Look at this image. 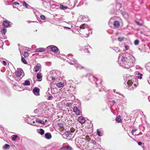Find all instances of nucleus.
<instances>
[{
	"label": "nucleus",
	"instance_id": "nucleus-30",
	"mask_svg": "<svg viewBox=\"0 0 150 150\" xmlns=\"http://www.w3.org/2000/svg\"><path fill=\"white\" fill-rule=\"evenodd\" d=\"M37 78L38 79H41L40 80H39V81H41L42 76L41 75V73H40V74L38 73L37 74Z\"/></svg>",
	"mask_w": 150,
	"mask_h": 150
},
{
	"label": "nucleus",
	"instance_id": "nucleus-59",
	"mask_svg": "<svg viewBox=\"0 0 150 150\" xmlns=\"http://www.w3.org/2000/svg\"><path fill=\"white\" fill-rule=\"evenodd\" d=\"M112 20V18H111V19L110 20V21H109V25H110V24H112V23H111V20Z\"/></svg>",
	"mask_w": 150,
	"mask_h": 150
},
{
	"label": "nucleus",
	"instance_id": "nucleus-18",
	"mask_svg": "<svg viewBox=\"0 0 150 150\" xmlns=\"http://www.w3.org/2000/svg\"><path fill=\"white\" fill-rule=\"evenodd\" d=\"M64 83L62 82L58 83L56 84L57 86L59 88L63 87L64 86Z\"/></svg>",
	"mask_w": 150,
	"mask_h": 150
},
{
	"label": "nucleus",
	"instance_id": "nucleus-38",
	"mask_svg": "<svg viewBox=\"0 0 150 150\" xmlns=\"http://www.w3.org/2000/svg\"><path fill=\"white\" fill-rule=\"evenodd\" d=\"M1 33H2V34H4L6 32V29L5 28H3L2 29V30L1 31Z\"/></svg>",
	"mask_w": 150,
	"mask_h": 150
},
{
	"label": "nucleus",
	"instance_id": "nucleus-3",
	"mask_svg": "<svg viewBox=\"0 0 150 150\" xmlns=\"http://www.w3.org/2000/svg\"><path fill=\"white\" fill-rule=\"evenodd\" d=\"M73 56V55L71 54H68L67 57L69 60H67V62L69 64L74 65L77 69L83 68V67L78 64L77 61L72 57Z\"/></svg>",
	"mask_w": 150,
	"mask_h": 150
},
{
	"label": "nucleus",
	"instance_id": "nucleus-6",
	"mask_svg": "<svg viewBox=\"0 0 150 150\" xmlns=\"http://www.w3.org/2000/svg\"><path fill=\"white\" fill-rule=\"evenodd\" d=\"M77 21L79 22H87L88 21V18L87 16H80L78 17Z\"/></svg>",
	"mask_w": 150,
	"mask_h": 150
},
{
	"label": "nucleus",
	"instance_id": "nucleus-7",
	"mask_svg": "<svg viewBox=\"0 0 150 150\" xmlns=\"http://www.w3.org/2000/svg\"><path fill=\"white\" fill-rule=\"evenodd\" d=\"M26 122L29 124L33 125L35 126H38V125L37 124L36 121H34L33 119H31V118L28 117L26 118Z\"/></svg>",
	"mask_w": 150,
	"mask_h": 150
},
{
	"label": "nucleus",
	"instance_id": "nucleus-61",
	"mask_svg": "<svg viewBox=\"0 0 150 150\" xmlns=\"http://www.w3.org/2000/svg\"><path fill=\"white\" fill-rule=\"evenodd\" d=\"M148 99L149 100V101L150 102V96H149L148 97Z\"/></svg>",
	"mask_w": 150,
	"mask_h": 150
},
{
	"label": "nucleus",
	"instance_id": "nucleus-14",
	"mask_svg": "<svg viewBox=\"0 0 150 150\" xmlns=\"http://www.w3.org/2000/svg\"><path fill=\"white\" fill-rule=\"evenodd\" d=\"M73 111L76 113V114L79 115H80V112L79 110L76 106H75L73 108Z\"/></svg>",
	"mask_w": 150,
	"mask_h": 150
},
{
	"label": "nucleus",
	"instance_id": "nucleus-53",
	"mask_svg": "<svg viewBox=\"0 0 150 150\" xmlns=\"http://www.w3.org/2000/svg\"><path fill=\"white\" fill-rule=\"evenodd\" d=\"M64 29H71V28L69 27H64Z\"/></svg>",
	"mask_w": 150,
	"mask_h": 150
},
{
	"label": "nucleus",
	"instance_id": "nucleus-16",
	"mask_svg": "<svg viewBox=\"0 0 150 150\" xmlns=\"http://www.w3.org/2000/svg\"><path fill=\"white\" fill-rule=\"evenodd\" d=\"M51 50L53 52H57L59 50L57 47L53 45L52 47V48H51Z\"/></svg>",
	"mask_w": 150,
	"mask_h": 150
},
{
	"label": "nucleus",
	"instance_id": "nucleus-36",
	"mask_svg": "<svg viewBox=\"0 0 150 150\" xmlns=\"http://www.w3.org/2000/svg\"><path fill=\"white\" fill-rule=\"evenodd\" d=\"M113 50H115L117 53L120 52V49L118 47H115Z\"/></svg>",
	"mask_w": 150,
	"mask_h": 150
},
{
	"label": "nucleus",
	"instance_id": "nucleus-11",
	"mask_svg": "<svg viewBox=\"0 0 150 150\" xmlns=\"http://www.w3.org/2000/svg\"><path fill=\"white\" fill-rule=\"evenodd\" d=\"M73 148L69 145L64 146L61 147L60 150H71Z\"/></svg>",
	"mask_w": 150,
	"mask_h": 150
},
{
	"label": "nucleus",
	"instance_id": "nucleus-29",
	"mask_svg": "<svg viewBox=\"0 0 150 150\" xmlns=\"http://www.w3.org/2000/svg\"><path fill=\"white\" fill-rule=\"evenodd\" d=\"M68 8V7L67 6H64L62 5H60V8L61 9L65 10Z\"/></svg>",
	"mask_w": 150,
	"mask_h": 150
},
{
	"label": "nucleus",
	"instance_id": "nucleus-12",
	"mask_svg": "<svg viewBox=\"0 0 150 150\" xmlns=\"http://www.w3.org/2000/svg\"><path fill=\"white\" fill-rule=\"evenodd\" d=\"M35 121L36 122H37V123H40L41 124L44 125L45 124V122H47L46 120H45L44 119H43V118L42 119H38L35 120Z\"/></svg>",
	"mask_w": 150,
	"mask_h": 150
},
{
	"label": "nucleus",
	"instance_id": "nucleus-56",
	"mask_svg": "<svg viewBox=\"0 0 150 150\" xmlns=\"http://www.w3.org/2000/svg\"><path fill=\"white\" fill-rule=\"evenodd\" d=\"M138 144L140 146L142 144V143L141 142H138Z\"/></svg>",
	"mask_w": 150,
	"mask_h": 150
},
{
	"label": "nucleus",
	"instance_id": "nucleus-41",
	"mask_svg": "<svg viewBox=\"0 0 150 150\" xmlns=\"http://www.w3.org/2000/svg\"><path fill=\"white\" fill-rule=\"evenodd\" d=\"M139 42V41L138 40H136L134 41V44L135 45H138Z\"/></svg>",
	"mask_w": 150,
	"mask_h": 150
},
{
	"label": "nucleus",
	"instance_id": "nucleus-46",
	"mask_svg": "<svg viewBox=\"0 0 150 150\" xmlns=\"http://www.w3.org/2000/svg\"><path fill=\"white\" fill-rule=\"evenodd\" d=\"M84 52L86 53H89L90 52L87 48H85L84 50Z\"/></svg>",
	"mask_w": 150,
	"mask_h": 150
},
{
	"label": "nucleus",
	"instance_id": "nucleus-19",
	"mask_svg": "<svg viewBox=\"0 0 150 150\" xmlns=\"http://www.w3.org/2000/svg\"><path fill=\"white\" fill-rule=\"evenodd\" d=\"M116 93L117 94L116 96L118 97L117 98H121L123 100L124 98V96L120 93L117 92H116Z\"/></svg>",
	"mask_w": 150,
	"mask_h": 150
},
{
	"label": "nucleus",
	"instance_id": "nucleus-4",
	"mask_svg": "<svg viewBox=\"0 0 150 150\" xmlns=\"http://www.w3.org/2000/svg\"><path fill=\"white\" fill-rule=\"evenodd\" d=\"M86 76L88 77L89 76V78H88L89 80L91 82H93V80L94 81H96V84L97 85V86L99 87H101V81H100V82H98V79L96 78L93 75H90V74H88L86 75Z\"/></svg>",
	"mask_w": 150,
	"mask_h": 150
},
{
	"label": "nucleus",
	"instance_id": "nucleus-2",
	"mask_svg": "<svg viewBox=\"0 0 150 150\" xmlns=\"http://www.w3.org/2000/svg\"><path fill=\"white\" fill-rule=\"evenodd\" d=\"M131 77L134 78V77L133 76H131L129 77V78L126 79L127 81H125L124 86L129 90L132 91L136 88L137 85L136 84H133L132 80L130 79Z\"/></svg>",
	"mask_w": 150,
	"mask_h": 150
},
{
	"label": "nucleus",
	"instance_id": "nucleus-63",
	"mask_svg": "<svg viewBox=\"0 0 150 150\" xmlns=\"http://www.w3.org/2000/svg\"><path fill=\"white\" fill-rule=\"evenodd\" d=\"M115 90L114 89V90H113V92H114V93H115Z\"/></svg>",
	"mask_w": 150,
	"mask_h": 150
},
{
	"label": "nucleus",
	"instance_id": "nucleus-48",
	"mask_svg": "<svg viewBox=\"0 0 150 150\" xmlns=\"http://www.w3.org/2000/svg\"><path fill=\"white\" fill-rule=\"evenodd\" d=\"M105 88V87H103V88H99V91L100 92L103 91V90H104L105 89V88Z\"/></svg>",
	"mask_w": 150,
	"mask_h": 150
},
{
	"label": "nucleus",
	"instance_id": "nucleus-21",
	"mask_svg": "<svg viewBox=\"0 0 150 150\" xmlns=\"http://www.w3.org/2000/svg\"><path fill=\"white\" fill-rule=\"evenodd\" d=\"M45 51V49L43 48H40L36 50V52H42Z\"/></svg>",
	"mask_w": 150,
	"mask_h": 150
},
{
	"label": "nucleus",
	"instance_id": "nucleus-45",
	"mask_svg": "<svg viewBox=\"0 0 150 150\" xmlns=\"http://www.w3.org/2000/svg\"><path fill=\"white\" fill-rule=\"evenodd\" d=\"M53 98V97L52 96H48L47 99L48 100H51Z\"/></svg>",
	"mask_w": 150,
	"mask_h": 150
},
{
	"label": "nucleus",
	"instance_id": "nucleus-50",
	"mask_svg": "<svg viewBox=\"0 0 150 150\" xmlns=\"http://www.w3.org/2000/svg\"><path fill=\"white\" fill-rule=\"evenodd\" d=\"M54 89L53 88H51V92L52 94H54Z\"/></svg>",
	"mask_w": 150,
	"mask_h": 150
},
{
	"label": "nucleus",
	"instance_id": "nucleus-31",
	"mask_svg": "<svg viewBox=\"0 0 150 150\" xmlns=\"http://www.w3.org/2000/svg\"><path fill=\"white\" fill-rule=\"evenodd\" d=\"M34 69L35 71V72H37L40 69V67L39 65H36Z\"/></svg>",
	"mask_w": 150,
	"mask_h": 150
},
{
	"label": "nucleus",
	"instance_id": "nucleus-23",
	"mask_svg": "<svg viewBox=\"0 0 150 150\" xmlns=\"http://www.w3.org/2000/svg\"><path fill=\"white\" fill-rule=\"evenodd\" d=\"M38 132L41 135H42L44 134V130L40 128L38 130Z\"/></svg>",
	"mask_w": 150,
	"mask_h": 150
},
{
	"label": "nucleus",
	"instance_id": "nucleus-25",
	"mask_svg": "<svg viewBox=\"0 0 150 150\" xmlns=\"http://www.w3.org/2000/svg\"><path fill=\"white\" fill-rule=\"evenodd\" d=\"M88 27V26L86 24H84L81 25L80 26V29H83L85 28H87Z\"/></svg>",
	"mask_w": 150,
	"mask_h": 150
},
{
	"label": "nucleus",
	"instance_id": "nucleus-32",
	"mask_svg": "<svg viewBox=\"0 0 150 150\" xmlns=\"http://www.w3.org/2000/svg\"><path fill=\"white\" fill-rule=\"evenodd\" d=\"M97 134L100 137H101L103 136V134L99 130V129H97Z\"/></svg>",
	"mask_w": 150,
	"mask_h": 150
},
{
	"label": "nucleus",
	"instance_id": "nucleus-27",
	"mask_svg": "<svg viewBox=\"0 0 150 150\" xmlns=\"http://www.w3.org/2000/svg\"><path fill=\"white\" fill-rule=\"evenodd\" d=\"M10 147V146L9 144H6L3 146V147L5 149H8Z\"/></svg>",
	"mask_w": 150,
	"mask_h": 150
},
{
	"label": "nucleus",
	"instance_id": "nucleus-52",
	"mask_svg": "<svg viewBox=\"0 0 150 150\" xmlns=\"http://www.w3.org/2000/svg\"><path fill=\"white\" fill-rule=\"evenodd\" d=\"M118 40L120 41H121L123 40L122 38H120V37L118 38Z\"/></svg>",
	"mask_w": 150,
	"mask_h": 150
},
{
	"label": "nucleus",
	"instance_id": "nucleus-15",
	"mask_svg": "<svg viewBox=\"0 0 150 150\" xmlns=\"http://www.w3.org/2000/svg\"><path fill=\"white\" fill-rule=\"evenodd\" d=\"M10 23H11L7 20H6L3 21V23L4 26L8 27L9 26Z\"/></svg>",
	"mask_w": 150,
	"mask_h": 150
},
{
	"label": "nucleus",
	"instance_id": "nucleus-1",
	"mask_svg": "<svg viewBox=\"0 0 150 150\" xmlns=\"http://www.w3.org/2000/svg\"><path fill=\"white\" fill-rule=\"evenodd\" d=\"M118 62L120 66L125 69H129L133 65V63L132 60L127 59L125 54L123 52L120 54L118 56Z\"/></svg>",
	"mask_w": 150,
	"mask_h": 150
},
{
	"label": "nucleus",
	"instance_id": "nucleus-49",
	"mask_svg": "<svg viewBox=\"0 0 150 150\" xmlns=\"http://www.w3.org/2000/svg\"><path fill=\"white\" fill-rule=\"evenodd\" d=\"M92 143L94 144H97L96 143V142L95 140H92L91 142Z\"/></svg>",
	"mask_w": 150,
	"mask_h": 150
},
{
	"label": "nucleus",
	"instance_id": "nucleus-37",
	"mask_svg": "<svg viewBox=\"0 0 150 150\" xmlns=\"http://www.w3.org/2000/svg\"><path fill=\"white\" fill-rule=\"evenodd\" d=\"M29 54L26 51H25L24 53V56L25 57H27L29 56Z\"/></svg>",
	"mask_w": 150,
	"mask_h": 150
},
{
	"label": "nucleus",
	"instance_id": "nucleus-62",
	"mask_svg": "<svg viewBox=\"0 0 150 150\" xmlns=\"http://www.w3.org/2000/svg\"><path fill=\"white\" fill-rule=\"evenodd\" d=\"M85 99L86 100H88L89 99V98H85Z\"/></svg>",
	"mask_w": 150,
	"mask_h": 150
},
{
	"label": "nucleus",
	"instance_id": "nucleus-20",
	"mask_svg": "<svg viewBox=\"0 0 150 150\" xmlns=\"http://www.w3.org/2000/svg\"><path fill=\"white\" fill-rule=\"evenodd\" d=\"M113 24L115 27L118 28L120 26V23L117 21H115L113 23Z\"/></svg>",
	"mask_w": 150,
	"mask_h": 150
},
{
	"label": "nucleus",
	"instance_id": "nucleus-13",
	"mask_svg": "<svg viewBox=\"0 0 150 150\" xmlns=\"http://www.w3.org/2000/svg\"><path fill=\"white\" fill-rule=\"evenodd\" d=\"M43 111L41 109H40L37 108L36 109H35L34 111V113L38 115H40V114H41L43 112ZM40 117V116H39Z\"/></svg>",
	"mask_w": 150,
	"mask_h": 150
},
{
	"label": "nucleus",
	"instance_id": "nucleus-39",
	"mask_svg": "<svg viewBox=\"0 0 150 150\" xmlns=\"http://www.w3.org/2000/svg\"><path fill=\"white\" fill-rule=\"evenodd\" d=\"M66 106L70 107L71 106L72 104L70 103H67L65 104Z\"/></svg>",
	"mask_w": 150,
	"mask_h": 150
},
{
	"label": "nucleus",
	"instance_id": "nucleus-43",
	"mask_svg": "<svg viewBox=\"0 0 150 150\" xmlns=\"http://www.w3.org/2000/svg\"><path fill=\"white\" fill-rule=\"evenodd\" d=\"M40 18L42 20H45V16L43 15H41L40 16Z\"/></svg>",
	"mask_w": 150,
	"mask_h": 150
},
{
	"label": "nucleus",
	"instance_id": "nucleus-60",
	"mask_svg": "<svg viewBox=\"0 0 150 150\" xmlns=\"http://www.w3.org/2000/svg\"><path fill=\"white\" fill-rule=\"evenodd\" d=\"M71 98L72 99H74L75 98V97L74 96H72Z\"/></svg>",
	"mask_w": 150,
	"mask_h": 150
},
{
	"label": "nucleus",
	"instance_id": "nucleus-22",
	"mask_svg": "<svg viewBox=\"0 0 150 150\" xmlns=\"http://www.w3.org/2000/svg\"><path fill=\"white\" fill-rule=\"evenodd\" d=\"M79 122L81 124H83L85 121V119L84 118L82 117H79Z\"/></svg>",
	"mask_w": 150,
	"mask_h": 150
},
{
	"label": "nucleus",
	"instance_id": "nucleus-42",
	"mask_svg": "<svg viewBox=\"0 0 150 150\" xmlns=\"http://www.w3.org/2000/svg\"><path fill=\"white\" fill-rule=\"evenodd\" d=\"M23 5L26 8H28V4L25 2L23 1Z\"/></svg>",
	"mask_w": 150,
	"mask_h": 150
},
{
	"label": "nucleus",
	"instance_id": "nucleus-33",
	"mask_svg": "<svg viewBox=\"0 0 150 150\" xmlns=\"http://www.w3.org/2000/svg\"><path fill=\"white\" fill-rule=\"evenodd\" d=\"M21 61L23 63L25 64H27V61L25 58L23 57H21Z\"/></svg>",
	"mask_w": 150,
	"mask_h": 150
},
{
	"label": "nucleus",
	"instance_id": "nucleus-40",
	"mask_svg": "<svg viewBox=\"0 0 150 150\" xmlns=\"http://www.w3.org/2000/svg\"><path fill=\"white\" fill-rule=\"evenodd\" d=\"M137 131V129H132L131 131V133L133 135H135L134 134V132H136Z\"/></svg>",
	"mask_w": 150,
	"mask_h": 150
},
{
	"label": "nucleus",
	"instance_id": "nucleus-24",
	"mask_svg": "<svg viewBox=\"0 0 150 150\" xmlns=\"http://www.w3.org/2000/svg\"><path fill=\"white\" fill-rule=\"evenodd\" d=\"M120 117H121L120 116H117L115 119L117 123L121 122L122 120L120 119Z\"/></svg>",
	"mask_w": 150,
	"mask_h": 150
},
{
	"label": "nucleus",
	"instance_id": "nucleus-17",
	"mask_svg": "<svg viewBox=\"0 0 150 150\" xmlns=\"http://www.w3.org/2000/svg\"><path fill=\"white\" fill-rule=\"evenodd\" d=\"M45 137L46 139H50L52 138V136L50 133L47 132L45 134Z\"/></svg>",
	"mask_w": 150,
	"mask_h": 150
},
{
	"label": "nucleus",
	"instance_id": "nucleus-57",
	"mask_svg": "<svg viewBox=\"0 0 150 150\" xmlns=\"http://www.w3.org/2000/svg\"><path fill=\"white\" fill-rule=\"evenodd\" d=\"M51 79L52 81H54L55 79V77L52 76L51 77Z\"/></svg>",
	"mask_w": 150,
	"mask_h": 150
},
{
	"label": "nucleus",
	"instance_id": "nucleus-26",
	"mask_svg": "<svg viewBox=\"0 0 150 150\" xmlns=\"http://www.w3.org/2000/svg\"><path fill=\"white\" fill-rule=\"evenodd\" d=\"M23 84L25 86H29L30 84V81L28 80H26L25 81L24 83Z\"/></svg>",
	"mask_w": 150,
	"mask_h": 150
},
{
	"label": "nucleus",
	"instance_id": "nucleus-8",
	"mask_svg": "<svg viewBox=\"0 0 150 150\" xmlns=\"http://www.w3.org/2000/svg\"><path fill=\"white\" fill-rule=\"evenodd\" d=\"M73 134V132L69 131L65 132L63 134V136L64 137H71Z\"/></svg>",
	"mask_w": 150,
	"mask_h": 150
},
{
	"label": "nucleus",
	"instance_id": "nucleus-51",
	"mask_svg": "<svg viewBox=\"0 0 150 150\" xmlns=\"http://www.w3.org/2000/svg\"><path fill=\"white\" fill-rule=\"evenodd\" d=\"M52 45H51L49 46H48L46 48H47V49H51V48H52Z\"/></svg>",
	"mask_w": 150,
	"mask_h": 150
},
{
	"label": "nucleus",
	"instance_id": "nucleus-58",
	"mask_svg": "<svg viewBox=\"0 0 150 150\" xmlns=\"http://www.w3.org/2000/svg\"><path fill=\"white\" fill-rule=\"evenodd\" d=\"M111 102L112 103L113 105L114 104H115V100H112V101H111Z\"/></svg>",
	"mask_w": 150,
	"mask_h": 150
},
{
	"label": "nucleus",
	"instance_id": "nucleus-54",
	"mask_svg": "<svg viewBox=\"0 0 150 150\" xmlns=\"http://www.w3.org/2000/svg\"><path fill=\"white\" fill-rule=\"evenodd\" d=\"M125 48H126V50H127L129 48V47L128 45H126L125 46Z\"/></svg>",
	"mask_w": 150,
	"mask_h": 150
},
{
	"label": "nucleus",
	"instance_id": "nucleus-47",
	"mask_svg": "<svg viewBox=\"0 0 150 150\" xmlns=\"http://www.w3.org/2000/svg\"><path fill=\"white\" fill-rule=\"evenodd\" d=\"M2 64L6 66V65L7 63L5 61H2Z\"/></svg>",
	"mask_w": 150,
	"mask_h": 150
},
{
	"label": "nucleus",
	"instance_id": "nucleus-44",
	"mask_svg": "<svg viewBox=\"0 0 150 150\" xmlns=\"http://www.w3.org/2000/svg\"><path fill=\"white\" fill-rule=\"evenodd\" d=\"M135 22L138 25L140 26H142V24L141 23L137 21H135Z\"/></svg>",
	"mask_w": 150,
	"mask_h": 150
},
{
	"label": "nucleus",
	"instance_id": "nucleus-10",
	"mask_svg": "<svg viewBox=\"0 0 150 150\" xmlns=\"http://www.w3.org/2000/svg\"><path fill=\"white\" fill-rule=\"evenodd\" d=\"M40 89L39 88L35 87L33 89V92L35 95L39 96L40 95Z\"/></svg>",
	"mask_w": 150,
	"mask_h": 150
},
{
	"label": "nucleus",
	"instance_id": "nucleus-5",
	"mask_svg": "<svg viewBox=\"0 0 150 150\" xmlns=\"http://www.w3.org/2000/svg\"><path fill=\"white\" fill-rule=\"evenodd\" d=\"M15 74L16 76L17 77L16 78L20 77V79H19V80L24 75L23 71L21 69H20L16 71L15 72Z\"/></svg>",
	"mask_w": 150,
	"mask_h": 150
},
{
	"label": "nucleus",
	"instance_id": "nucleus-35",
	"mask_svg": "<svg viewBox=\"0 0 150 150\" xmlns=\"http://www.w3.org/2000/svg\"><path fill=\"white\" fill-rule=\"evenodd\" d=\"M121 101L120 98H117V102L118 103V104L120 105H122V101L120 102Z\"/></svg>",
	"mask_w": 150,
	"mask_h": 150
},
{
	"label": "nucleus",
	"instance_id": "nucleus-55",
	"mask_svg": "<svg viewBox=\"0 0 150 150\" xmlns=\"http://www.w3.org/2000/svg\"><path fill=\"white\" fill-rule=\"evenodd\" d=\"M13 4L14 5H17L19 4V3L17 2H15L13 3Z\"/></svg>",
	"mask_w": 150,
	"mask_h": 150
},
{
	"label": "nucleus",
	"instance_id": "nucleus-64",
	"mask_svg": "<svg viewBox=\"0 0 150 150\" xmlns=\"http://www.w3.org/2000/svg\"><path fill=\"white\" fill-rule=\"evenodd\" d=\"M148 82L149 84H150V82L149 81H148Z\"/></svg>",
	"mask_w": 150,
	"mask_h": 150
},
{
	"label": "nucleus",
	"instance_id": "nucleus-9",
	"mask_svg": "<svg viewBox=\"0 0 150 150\" xmlns=\"http://www.w3.org/2000/svg\"><path fill=\"white\" fill-rule=\"evenodd\" d=\"M47 107V105L44 103H39L38 105L37 108L41 109L43 111Z\"/></svg>",
	"mask_w": 150,
	"mask_h": 150
},
{
	"label": "nucleus",
	"instance_id": "nucleus-34",
	"mask_svg": "<svg viewBox=\"0 0 150 150\" xmlns=\"http://www.w3.org/2000/svg\"><path fill=\"white\" fill-rule=\"evenodd\" d=\"M137 74L138 75L137 76L138 78L140 79H141L142 78V76H143V75L141 74H140L139 72H138Z\"/></svg>",
	"mask_w": 150,
	"mask_h": 150
},
{
	"label": "nucleus",
	"instance_id": "nucleus-28",
	"mask_svg": "<svg viewBox=\"0 0 150 150\" xmlns=\"http://www.w3.org/2000/svg\"><path fill=\"white\" fill-rule=\"evenodd\" d=\"M18 136L17 135L14 134L12 135V139L13 141H16L17 138Z\"/></svg>",
	"mask_w": 150,
	"mask_h": 150
}]
</instances>
